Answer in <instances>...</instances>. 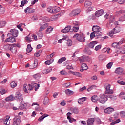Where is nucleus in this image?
I'll return each mask as SVG.
<instances>
[{
    "instance_id": "f257e3e1",
    "label": "nucleus",
    "mask_w": 125,
    "mask_h": 125,
    "mask_svg": "<svg viewBox=\"0 0 125 125\" xmlns=\"http://www.w3.org/2000/svg\"><path fill=\"white\" fill-rule=\"evenodd\" d=\"M73 38H76V39L78 40V42H83L85 41L84 35L83 34L79 35L76 33L74 35Z\"/></svg>"
},
{
    "instance_id": "f03ea898",
    "label": "nucleus",
    "mask_w": 125,
    "mask_h": 125,
    "mask_svg": "<svg viewBox=\"0 0 125 125\" xmlns=\"http://www.w3.org/2000/svg\"><path fill=\"white\" fill-rule=\"evenodd\" d=\"M98 101L100 102V103L104 104L106 101H108V96L105 94L100 95Z\"/></svg>"
},
{
    "instance_id": "7ed1b4c3",
    "label": "nucleus",
    "mask_w": 125,
    "mask_h": 125,
    "mask_svg": "<svg viewBox=\"0 0 125 125\" xmlns=\"http://www.w3.org/2000/svg\"><path fill=\"white\" fill-rule=\"evenodd\" d=\"M28 104V102L22 101L20 103V106L19 107V109H20V110H26Z\"/></svg>"
},
{
    "instance_id": "20e7f679",
    "label": "nucleus",
    "mask_w": 125,
    "mask_h": 125,
    "mask_svg": "<svg viewBox=\"0 0 125 125\" xmlns=\"http://www.w3.org/2000/svg\"><path fill=\"white\" fill-rule=\"evenodd\" d=\"M9 119H10V117L9 116H7L4 118L1 119L0 122L3 123L4 125H10V120H9Z\"/></svg>"
},
{
    "instance_id": "39448f33",
    "label": "nucleus",
    "mask_w": 125,
    "mask_h": 125,
    "mask_svg": "<svg viewBox=\"0 0 125 125\" xmlns=\"http://www.w3.org/2000/svg\"><path fill=\"white\" fill-rule=\"evenodd\" d=\"M121 32V28L119 26H116L111 31L109 32V36L113 37L114 34H117V33H120Z\"/></svg>"
},
{
    "instance_id": "423d86ee",
    "label": "nucleus",
    "mask_w": 125,
    "mask_h": 125,
    "mask_svg": "<svg viewBox=\"0 0 125 125\" xmlns=\"http://www.w3.org/2000/svg\"><path fill=\"white\" fill-rule=\"evenodd\" d=\"M21 123V118L20 116H15L13 119L12 125H20Z\"/></svg>"
},
{
    "instance_id": "0eeeda50",
    "label": "nucleus",
    "mask_w": 125,
    "mask_h": 125,
    "mask_svg": "<svg viewBox=\"0 0 125 125\" xmlns=\"http://www.w3.org/2000/svg\"><path fill=\"white\" fill-rule=\"evenodd\" d=\"M11 35L13 37L16 38L18 36V30L15 29H12L10 30V33H8L7 36H10Z\"/></svg>"
},
{
    "instance_id": "6e6552de",
    "label": "nucleus",
    "mask_w": 125,
    "mask_h": 125,
    "mask_svg": "<svg viewBox=\"0 0 125 125\" xmlns=\"http://www.w3.org/2000/svg\"><path fill=\"white\" fill-rule=\"evenodd\" d=\"M81 12V10L80 9H76L74 10H73L69 13V16L71 17L73 16H77L79 15V14Z\"/></svg>"
},
{
    "instance_id": "1a4fd4ad",
    "label": "nucleus",
    "mask_w": 125,
    "mask_h": 125,
    "mask_svg": "<svg viewBox=\"0 0 125 125\" xmlns=\"http://www.w3.org/2000/svg\"><path fill=\"white\" fill-rule=\"evenodd\" d=\"M15 97L17 101H23V95H22V94L20 93V92H16Z\"/></svg>"
},
{
    "instance_id": "9d476101",
    "label": "nucleus",
    "mask_w": 125,
    "mask_h": 125,
    "mask_svg": "<svg viewBox=\"0 0 125 125\" xmlns=\"http://www.w3.org/2000/svg\"><path fill=\"white\" fill-rule=\"evenodd\" d=\"M110 88H111V85H110V84L106 86L105 94H113L114 93V91L112 89H110Z\"/></svg>"
},
{
    "instance_id": "9b49d317",
    "label": "nucleus",
    "mask_w": 125,
    "mask_h": 125,
    "mask_svg": "<svg viewBox=\"0 0 125 125\" xmlns=\"http://www.w3.org/2000/svg\"><path fill=\"white\" fill-rule=\"evenodd\" d=\"M5 41L7 42H11V43H13V42H16V40L14 37L11 36L6 39Z\"/></svg>"
},
{
    "instance_id": "f8f14e48",
    "label": "nucleus",
    "mask_w": 125,
    "mask_h": 125,
    "mask_svg": "<svg viewBox=\"0 0 125 125\" xmlns=\"http://www.w3.org/2000/svg\"><path fill=\"white\" fill-rule=\"evenodd\" d=\"M114 111V108L111 107H107V108L104 110V113H105V114H112V113H113Z\"/></svg>"
},
{
    "instance_id": "ddd939ff",
    "label": "nucleus",
    "mask_w": 125,
    "mask_h": 125,
    "mask_svg": "<svg viewBox=\"0 0 125 125\" xmlns=\"http://www.w3.org/2000/svg\"><path fill=\"white\" fill-rule=\"evenodd\" d=\"M10 50L11 51L12 53H13V54H15L16 52H17V47H15L14 45L12 44L11 45V46L10 47Z\"/></svg>"
},
{
    "instance_id": "4468645a",
    "label": "nucleus",
    "mask_w": 125,
    "mask_h": 125,
    "mask_svg": "<svg viewBox=\"0 0 125 125\" xmlns=\"http://www.w3.org/2000/svg\"><path fill=\"white\" fill-rule=\"evenodd\" d=\"M124 72V69L122 67L117 68L115 71V73L116 74H118V75H122L123 72Z\"/></svg>"
},
{
    "instance_id": "2eb2a0df",
    "label": "nucleus",
    "mask_w": 125,
    "mask_h": 125,
    "mask_svg": "<svg viewBox=\"0 0 125 125\" xmlns=\"http://www.w3.org/2000/svg\"><path fill=\"white\" fill-rule=\"evenodd\" d=\"M101 28H100L99 26L97 25H94L92 27V31L93 32H94L95 33H96L97 32H98L99 31H101Z\"/></svg>"
},
{
    "instance_id": "dca6fc26",
    "label": "nucleus",
    "mask_w": 125,
    "mask_h": 125,
    "mask_svg": "<svg viewBox=\"0 0 125 125\" xmlns=\"http://www.w3.org/2000/svg\"><path fill=\"white\" fill-rule=\"evenodd\" d=\"M103 13H104V11L103 10V9H101L96 11L95 15V16L99 17V16H101V15H102Z\"/></svg>"
},
{
    "instance_id": "f3484780",
    "label": "nucleus",
    "mask_w": 125,
    "mask_h": 125,
    "mask_svg": "<svg viewBox=\"0 0 125 125\" xmlns=\"http://www.w3.org/2000/svg\"><path fill=\"white\" fill-rule=\"evenodd\" d=\"M86 100V98L85 97H82L78 99V102L80 105H83V102Z\"/></svg>"
},
{
    "instance_id": "a211bd4d",
    "label": "nucleus",
    "mask_w": 125,
    "mask_h": 125,
    "mask_svg": "<svg viewBox=\"0 0 125 125\" xmlns=\"http://www.w3.org/2000/svg\"><path fill=\"white\" fill-rule=\"evenodd\" d=\"M70 30H71V26H67L64 29L61 30V32L64 34H67V33L70 32Z\"/></svg>"
},
{
    "instance_id": "6ab92c4d",
    "label": "nucleus",
    "mask_w": 125,
    "mask_h": 125,
    "mask_svg": "<svg viewBox=\"0 0 125 125\" xmlns=\"http://www.w3.org/2000/svg\"><path fill=\"white\" fill-rule=\"evenodd\" d=\"M93 123H94V118H89L87 120V125H93Z\"/></svg>"
},
{
    "instance_id": "aec40b11",
    "label": "nucleus",
    "mask_w": 125,
    "mask_h": 125,
    "mask_svg": "<svg viewBox=\"0 0 125 125\" xmlns=\"http://www.w3.org/2000/svg\"><path fill=\"white\" fill-rule=\"evenodd\" d=\"M48 114H44L43 115L41 116L39 118L38 121V122H42L45 118L46 117H48Z\"/></svg>"
},
{
    "instance_id": "412c9836",
    "label": "nucleus",
    "mask_w": 125,
    "mask_h": 125,
    "mask_svg": "<svg viewBox=\"0 0 125 125\" xmlns=\"http://www.w3.org/2000/svg\"><path fill=\"white\" fill-rule=\"evenodd\" d=\"M65 94L68 96L73 95L74 94V91L70 90V89H66L65 91Z\"/></svg>"
},
{
    "instance_id": "4be33fe9",
    "label": "nucleus",
    "mask_w": 125,
    "mask_h": 125,
    "mask_svg": "<svg viewBox=\"0 0 125 125\" xmlns=\"http://www.w3.org/2000/svg\"><path fill=\"white\" fill-rule=\"evenodd\" d=\"M97 42H98L97 41H93L92 42H90L89 44L88 47L90 48H93V47H94V46L97 43Z\"/></svg>"
},
{
    "instance_id": "5701e85b",
    "label": "nucleus",
    "mask_w": 125,
    "mask_h": 125,
    "mask_svg": "<svg viewBox=\"0 0 125 125\" xmlns=\"http://www.w3.org/2000/svg\"><path fill=\"white\" fill-rule=\"evenodd\" d=\"M5 100L6 101H13V100H14V97L13 95H11L6 98Z\"/></svg>"
},
{
    "instance_id": "b1692460",
    "label": "nucleus",
    "mask_w": 125,
    "mask_h": 125,
    "mask_svg": "<svg viewBox=\"0 0 125 125\" xmlns=\"http://www.w3.org/2000/svg\"><path fill=\"white\" fill-rule=\"evenodd\" d=\"M110 20L112 21V23H114L115 25H119V22L115 21L114 16H111L110 18Z\"/></svg>"
},
{
    "instance_id": "393cba45",
    "label": "nucleus",
    "mask_w": 125,
    "mask_h": 125,
    "mask_svg": "<svg viewBox=\"0 0 125 125\" xmlns=\"http://www.w3.org/2000/svg\"><path fill=\"white\" fill-rule=\"evenodd\" d=\"M66 116L69 123H72V117H71V116H72V113L70 112H68L67 113Z\"/></svg>"
},
{
    "instance_id": "a878e982",
    "label": "nucleus",
    "mask_w": 125,
    "mask_h": 125,
    "mask_svg": "<svg viewBox=\"0 0 125 125\" xmlns=\"http://www.w3.org/2000/svg\"><path fill=\"white\" fill-rule=\"evenodd\" d=\"M60 11V8L58 7H55L53 8V13H57Z\"/></svg>"
},
{
    "instance_id": "bb28decb",
    "label": "nucleus",
    "mask_w": 125,
    "mask_h": 125,
    "mask_svg": "<svg viewBox=\"0 0 125 125\" xmlns=\"http://www.w3.org/2000/svg\"><path fill=\"white\" fill-rule=\"evenodd\" d=\"M91 101L93 102H97V101H98V97L95 95L91 97Z\"/></svg>"
},
{
    "instance_id": "cd10ccee",
    "label": "nucleus",
    "mask_w": 125,
    "mask_h": 125,
    "mask_svg": "<svg viewBox=\"0 0 125 125\" xmlns=\"http://www.w3.org/2000/svg\"><path fill=\"white\" fill-rule=\"evenodd\" d=\"M64 61H66V58L65 57H62L61 59H60L58 61V64H62Z\"/></svg>"
},
{
    "instance_id": "c85d7f7f",
    "label": "nucleus",
    "mask_w": 125,
    "mask_h": 125,
    "mask_svg": "<svg viewBox=\"0 0 125 125\" xmlns=\"http://www.w3.org/2000/svg\"><path fill=\"white\" fill-rule=\"evenodd\" d=\"M118 2L119 4L125 3V0H113L112 2Z\"/></svg>"
},
{
    "instance_id": "c756f323",
    "label": "nucleus",
    "mask_w": 125,
    "mask_h": 125,
    "mask_svg": "<svg viewBox=\"0 0 125 125\" xmlns=\"http://www.w3.org/2000/svg\"><path fill=\"white\" fill-rule=\"evenodd\" d=\"M48 102H49V99H48V97H45L43 101L44 105H47V104H48Z\"/></svg>"
},
{
    "instance_id": "7c9ffc66",
    "label": "nucleus",
    "mask_w": 125,
    "mask_h": 125,
    "mask_svg": "<svg viewBox=\"0 0 125 125\" xmlns=\"http://www.w3.org/2000/svg\"><path fill=\"white\" fill-rule=\"evenodd\" d=\"M26 51L27 53H30V52H32V46L31 45V44L27 45Z\"/></svg>"
},
{
    "instance_id": "2f4dec72",
    "label": "nucleus",
    "mask_w": 125,
    "mask_h": 125,
    "mask_svg": "<svg viewBox=\"0 0 125 125\" xmlns=\"http://www.w3.org/2000/svg\"><path fill=\"white\" fill-rule=\"evenodd\" d=\"M32 10H33V9L27 7L25 9L24 12L25 13H32Z\"/></svg>"
},
{
    "instance_id": "473e14b6",
    "label": "nucleus",
    "mask_w": 125,
    "mask_h": 125,
    "mask_svg": "<svg viewBox=\"0 0 125 125\" xmlns=\"http://www.w3.org/2000/svg\"><path fill=\"white\" fill-rule=\"evenodd\" d=\"M77 53H78L77 52H75L73 54V56H72V57L73 58L72 59H73V60H74V61H77V60H78V59H79V58H78V57H75L76 54H77Z\"/></svg>"
},
{
    "instance_id": "72a5a7b5",
    "label": "nucleus",
    "mask_w": 125,
    "mask_h": 125,
    "mask_svg": "<svg viewBox=\"0 0 125 125\" xmlns=\"http://www.w3.org/2000/svg\"><path fill=\"white\" fill-rule=\"evenodd\" d=\"M38 62L37 59H35L34 61V63H33V69H34V68H37L38 66Z\"/></svg>"
},
{
    "instance_id": "f704fd0d",
    "label": "nucleus",
    "mask_w": 125,
    "mask_h": 125,
    "mask_svg": "<svg viewBox=\"0 0 125 125\" xmlns=\"http://www.w3.org/2000/svg\"><path fill=\"white\" fill-rule=\"evenodd\" d=\"M95 36L97 37V38H98L99 37H101L102 36V32H101V31H97V32H95Z\"/></svg>"
},
{
    "instance_id": "c9c22d12",
    "label": "nucleus",
    "mask_w": 125,
    "mask_h": 125,
    "mask_svg": "<svg viewBox=\"0 0 125 125\" xmlns=\"http://www.w3.org/2000/svg\"><path fill=\"white\" fill-rule=\"evenodd\" d=\"M28 3V0H23L21 1V4L20 5V7H23L25 4Z\"/></svg>"
},
{
    "instance_id": "e433bc0d",
    "label": "nucleus",
    "mask_w": 125,
    "mask_h": 125,
    "mask_svg": "<svg viewBox=\"0 0 125 125\" xmlns=\"http://www.w3.org/2000/svg\"><path fill=\"white\" fill-rule=\"evenodd\" d=\"M33 77L35 80H39V79L41 78V74L40 73H37L33 75Z\"/></svg>"
},
{
    "instance_id": "4c0bfd02",
    "label": "nucleus",
    "mask_w": 125,
    "mask_h": 125,
    "mask_svg": "<svg viewBox=\"0 0 125 125\" xmlns=\"http://www.w3.org/2000/svg\"><path fill=\"white\" fill-rule=\"evenodd\" d=\"M5 10V9L1 5H0V14H3L4 13V11Z\"/></svg>"
},
{
    "instance_id": "58836bf2",
    "label": "nucleus",
    "mask_w": 125,
    "mask_h": 125,
    "mask_svg": "<svg viewBox=\"0 0 125 125\" xmlns=\"http://www.w3.org/2000/svg\"><path fill=\"white\" fill-rule=\"evenodd\" d=\"M123 13H124V11L120 10V11H117L116 12V15H117V16H120V15L123 14Z\"/></svg>"
},
{
    "instance_id": "ea45409f",
    "label": "nucleus",
    "mask_w": 125,
    "mask_h": 125,
    "mask_svg": "<svg viewBox=\"0 0 125 125\" xmlns=\"http://www.w3.org/2000/svg\"><path fill=\"white\" fill-rule=\"evenodd\" d=\"M92 4L91 2L88 1H86L84 3V5L85 6V7H89V6H90Z\"/></svg>"
},
{
    "instance_id": "a19ab883",
    "label": "nucleus",
    "mask_w": 125,
    "mask_h": 125,
    "mask_svg": "<svg viewBox=\"0 0 125 125\" xmlns=\"http://www.w3.org/2000/svg\"><path fill=\"white\" fill-rule=\"evenodd\" d=\"M11 87L12 88H14V87H16L17 86V84L14 82V81H12L10 83Z\"/></svg>"
},
{
    "instance_id": "79ce46f5",
    "label": "nucleus",
    "mask_w": 125,
    "mask_h": 125,
    "mask_svg": "<svg viewBox=\"0 0 125 125\" xmlns=\"http://www.w3.org/2000/svg\"><path fill=\"white\" fill-rule=\"evenodd\" d=\"M53 30V28L51 27V26L49 27L46 30L47 34H50L51 32Z\"/></svg>"
},
{
    "instance_id": "37998d69",
    "label": "nucleus",
    "mask_w": 125,
    "mask_h": 125,
    "mask_svg": "<svg viewBox=\"0 0 125 125\" xmlns=\"http://www.w3.org/2000/svg\"><path fill=\"white\" fill-rule=\"evenodd\" d=\"M82 68L83 69V70H87L88 69V67H87V65L85 63L82 64Z\"/></svg>"
},
{
    "instance_id": "c03bdc74",
    "label": "nucleus",
    "mask_w": 125,
    "mask_h": 125,
    "mask_svg": "<svg viewBox=\"0 0 125 125\" xmlns=\"http://www.w3.org/2000/svg\"><path fill=\"white\" fill-rule=\"evenodd\" d=\"M47 11L50 13H53V8L52 7H49L47 8Z\"/></svg>"
},
{
    "instance_id": "a18cd8bd",
    "label": "nucleus",
    "mask_w": 125,
    "mask_h": 125,
    "mask_svg": "<svg viewBox=\"0 0 125 125\" xmlns=\"http://www.w3.org/2000/svg\"><path fill=\"white\" fill-rule=\"evenodd\" d=\"M52 71V69L51 68H49L48 69H45L43 71V74H48V73H50V72Z\"/></svg>"
},
{
    "instance_id": "49530a36",
    "label": "nucleus",
    "mask_w": 125,
    "mask_h": 125,
    "mask_svg": "<svg viewBox=\"0 0 125 125\" xmlns=\"http://www.w3.org/2000/svg\"><path fill=\"white\" fill-rule=\"evenodd\" d=\"M124 42H125V39L122 38L117 43L119 46V45H121V44H123V43H124Z\"/></svg>"
},
{
    "instance_id": "de8ad7c7",
    "label": "nucleus",
    "mask_w": 125,
    "mask_h": 125,
    "mask_svg": "<svg viewBox=\"0 0 125 125\" xmlns=\"http://www.w3.org/2000/svg\"><path fill=\"white\" fill-rule=\"evenodd\" d=\"M117 83L119 84H120V85H125V82L122 80L117 81Z\"/></svg>"
},
{
    "instance_id": "09e8293b",
    "label": "nucleus",
    "mask_w": 125,
    "mask_h": 125,
    "mask_svg": "<svg viewBox=\"0 0 125 125\" xmlns=\"http://www.w3.org/2000/svg\"><path fill=\"white\" fill-rule=\"evenodd\" d=\"M23 26V23H20L19 25H17V28L20 30L21 32L23 31V28H22V26Z\"/></svg>"
},
{
    "instance_id": "8fccbe9b",
    "label": "nucleus",
    "mask_w": 125,
    "mask_h": 125,
    "mask_svg": "<svg viewBox=\"0 0 125 125\" xmlns=\"http://www.w3.org/2000/svg\"><path fill=\"white\" fill-rule=\"evenodd\" d=\"M38 37L39 39H42V37H43V34L41 32H39L38 33Z\"/></svg>"
},
{
    "instance_id": "3c124183",
    "label": "nucleus",
    "mask_w": 125,
    "mask_h": 125,
    "mask_svg": "<svg viewBox=\"0 0 125 125\" xmlns=\"http://www.w3.org/2000/svg\"><path fill=\"white\" fill-rule=\"evenodd\" d=\"M73 25H74V27H79V26H80V22L76 21H73Z\"/></svg>"
},
{
    "instance_id": "603ef678",
    "label": "nucleus",
    "mask_w": 125,
    "mask_h": 125,
    "mask_svg": "<svg viewBox=\"0 0 125 125\" xmlns=\"http://www.w3.org/2000/svg\"><path fill=\"white\" fill-rule=\"evenodd\" d=\"M72 40H68L67 42V46H72Z\"/></svg>"
},
{
    "instance_id": "864d4df0",
    "label": "nucleus",
    "mask_w": 125,
    "mask_h": 125,
    "mask_svg": "<svg viewBox=\"0 0 125 125\" xmlns=\"http://www.w3.org/2000/svg\"><path fill=\"white\" fill-rule=\"evenodd\" d=\"M112 66H113V63L110 62L107 64L106 67L107 69H111V68H112Z\"/></svg>"
},
{
    "instance_id": "5fc2aeb1",
    "label": "nucleus",
    "mask_w": 125,
    "mask_h": 125,
    "mask_svg": "<svg viewBox=\"0 0 125 125\" xmlns=\"http://www.w3.org/2000/svg\"><path fill=\"white\" fill-rule=\"evenodd\" d=\"M79 61H80L81 63H82V62H84V61H85V58L84 57H81L79 58Z\"/></svg>"
},
{
    "instance_id": "6e6d98bb",
    "label": "nucleus",
    "mask_w": 125,
    "mask_h": 125,
    "mask_svg": "<svg viewBox=\"0 0 125 125\" xmlns=\"http://www.w3.org/2000/svg\"><path fill=\"white\" fill-rule=\"evenodd\" d=\"M66 69H67V70H74V68H73V65H67Z\"/></svg>"
},
{
    "instance_id": "4d7b16f0",
    "label": "nucleus",
    "mask_w": 125,
    "mask_h": 125,
    "mask_svg": "<svg viewBox=\"0 0 125 125\" xmlns=\"http://www.w3.org/2000/svg\"><path fill=\"white\" fill-rule=\"evenodd\" d=\"M109 98H110L111 100H116L117 99V96H116L110 95Z\"/></svg>"
},
{
    "instance_id": "13d9d810",
    "label": "nucleus",
    "mask_w": 125,
    "mask_h": 125,
    "mask_svg": "<svg viewBox=\"0 0 125 125\" xmlns=\"http://www.w3.org/2000/svg\"><path fill=\"white\" fill-rule=\"evenodd\" d=\"M119 21H120V22H124V21H125V17L124 16V15L123 16L119 18Z\"/></svg>"
},
{
    "instance_id": "bf43d9fd",
    "label": "nucleus",
    "mask_w": 125,
    "mask_h": 125,
    "mask_svg": "<svg viewBox=\"0 0 125 125\" xmlns=\"http://www.w3.org/2000/svg\"><path fill=\"white\" fill-rule=\"evenodd\" d=\"M96 37V35H95V33L94 32H92L90 34V39L91 40H92V39H93V38Z\"/></svg>"
},
{
    "instance_id": "052dcab7",
    "label": "nucleus",
    "mask_w": 125,
    "mask_h": 125,
    "mask_svg": "<svg viewBox=\"0 0 125 125\" xmlns=\"http://www.w3.org/2000/svg\"><path fill=\"white\" fill-rule=\"evenodd\" d=\"M79 29H80L79 26H74L73 27V31H74V32H75L76 33H77V32H78L79 31Z\"/></svg>"
},
{
    "instance_id": "680f3d73",
    "label": "nucleus",
    "mask_w": 125,
    "mask_h": 125,
    "mask_svg": "<svg viewBox=\"0 0 125 125\" xmlns=\"http://www.w3.org/2000/svg\"><path fill=\"white\" fill-rule=\"evenodd\" d=\"M6 25V22L5 21H1L0 23V27H4Z\"/></svg>"
},
{
    "instance_id": "e2e57ef3",
    "label": "nucleus",
    "mask_w": 125,
    "mask_h": 125,
    "mask_svg": "<svg viewBox=\"0 0 125 125\" xmlns=\"http://www.w3.org/2000/svg\"><path fill=\"white\" fill-rule=\"evenodd\" d=\"M0 92L1 94H4L5 93V90L2 89V87H0Z\"/></svg>"
},
{
    "instance_id": "0e129e2a",
    "label": "nucleus",
    "mask_w": 125,
    "mask_h": 125,
    "mask_svg": "<svg viewBox=\"0 0 125 125\" xmlns=\"http://www.w3.org/2000/svg\"><path fill=\"white\" fill-rule=\"evenodd\" d=\"M101 45L96 46L95 48V50H96V51H98V50H99V49L101 48Z\"/></svg>"
},
{
    "instance_id": "69168bd1",
    "label": "nucleus",
    "mask_w": 125,
    "mask_h": 125,
    "mask_svg": "<svg viewBox=\"0 0 125 125\" xmlns=\"http://www.w3.org/2000/svg\"><path fill=\"white\" fill-rule=\"evenodd\" d=\"M72 113H74V114H78L79 110L77 108H74L72 110Z\"/></svg>"
},
{
    "instance_id": "338daca9",
    "label": "nucleus",
    "mask_w": 125,
    "mask_h": 125,
    "mask_svg": "<svg viewBox=\"0 0 125 125\" xmlns=\"http://www.w3.org/2000/svg\"><path fill=\"white\" fill-rule=\"evenodd\" d=\"M120 115L121 117L125 118V111H122L120 112Z\"/></svg>"
},
{
    "instance_id": "774afa93",
    "label": "nucleus",
    "mask_w": 125,
    "mask_h": 125,
    "mask_svg": "<svg viewBox=\"0 0 125 125\" xmlns=\"http://www.w3.org/2000/svg\"><path fill=\"white\" fill-rule=\"evenodd\" d=\"M118 45H119L118 44V43L115 42V43H113L112 44V47H114V48H117V46H118Z\"/></svg>"
}]
</instances>
